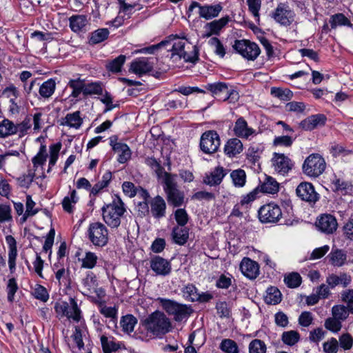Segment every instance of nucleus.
<instances>
[{
  "label": "nucleus",
  "instance_id": "obj_40",
  "mask_svg": "<svg viewBox=\"0 0 353 353\" xmlns=\"http://www.w3.org/2000/svg\"><path fill=\"white\" fill-rule=\"evenodd\" d=\"M47 157L48 153L46 146L41 144L38 153L32 159L34 168H36L38 166L43 165L47 160Z\"/></svg>",
  "mask_w": 353,
  "mask_h": 353
},
{
  "label": "nucleus",
  "instance_id": "obj_50",
  "mask_svg": "<svg viewBox=\"0 0 353 353\" xmlns=\"http://www.w3.org/2000/svg\"><path fill=\"white\" fill-rule=\"evenodd\" d=\"M219 347L225 353H239L238 345L232 339H223L220 343Z\"/></svg>",
  "mask_w": 353,
  "mask_h": 353
},
{
  "label": "nucleus",
  "instance_id": "obj_1",
  "mask_svg": "<svg viewBox=\"0 0 353 353\" xmlns=\"http://www.w3.org/2000/svg\"><path fill=\"white\" fill-rule=\"evenodd\" d=\"M103 219L111 228H117L121 223V218L125 220L123 225L127 230L134 227L135 221L132 216L124 215L125 208L119 196H116L112 203L106 204L101 208Z\"/></svg>",
  "mask_w": 353,
  "mask_h": 353
},
{
  "label": "nucleus",
  "instance_id": "obj_15",
  "mask_svg": "<svg viewBox=\"0 0 353 353\" xmlns=\"http://www.w3.org/2000/svg\"><path fill=\"white\" fill-rule=\"evenodd\" d=\"M155 59L142 57L131 63L130 70L133 73L142 75L152 70Z\"/></svg>",
  "mask_w": 353,
  "mask_h": 353
},
{
  "label": "nucleus",
  "instance_id": "obj_2",
  "mask_svg": "<svg viewBox=\"0 0 353 353\" xmlns=\"http://www.w3.org/2000/svg\"><path fill=\"white\" fill-rule=\"evenodd\" d=\"M175 35L176 38L170 43H172L171 58L175 61L183 59L185 62L196 63L199 60L198 47L190 43L184 36Z\"/></svg>",
  "mask_w": 353,
  "mask_h": 353
},
{
  "label": "nucleus",
  "instance_id": "obj_9",
  "mask_svg": "<svg viewBox=\"0 0 353 353\" xmlns=\"http://www.w3.org/2000/svg\"><path fill=\"white\" fill-rule=\"evenodd\" d=\"M258 216L263 223H276L282 217V211L278 205L270 203L259 208Z\"/></svg>",
  "mask_w": 353,
  "mask_h": 353
},
{
  "label": "nucleus",
  "instance_id": "obj_28",
  "mask_svg": "<svg viewBox=\"0 0 353 353\" xmlns=\"http://www.w3.org/2000/svg\"><path fill=\"white\" fill-rule=\"evenodd\" d=\"M176 38V35L170 34L164 40L161 41L160 43L152 45L148 47L143 48L140 50L136 51V53H144V54H154L156 51L159 50L163 47H165L168 45H170L171 41Z\"/></svg>",
  "mask_w": 353,
  "mask_h": 353
},
{
  "label": "nucleus",
  "instance_id": "obj_31",
  "mask_svg": "<svg viewBox=\"0 0 353 353\" xmlns=\"http://www.w3.org/2000/svg\"><path fill=\"white\" fill-rule=\"evenodd\" d=\"M56 89V82L54 79H50L44 81L39 90V95L43 99H49L54 93Z\"/></svg>",
  "mask_w": 353,
  "mask_h": 353
},
{
  "label": "nucleus",
  "instance_id": "obj_10",
  "mask_svg": "<svg viewBox=\"0 0 353 353\" xmlns=\"http://www.w3.org/2000/svg\"><path fill=\"white\" fill-rule=\"evenodd\" d=\"M221 141L219 135L216 131L209 130L205 132L201 137L200 148L205 154H213L220 147Z\"/></svg>",
  "mask_w": 353,
  "mask_h": 353
},
{
  "label": "nucleus",
  "instance_id": "obj_19",
  "mask_svg": "<svg viewBox=\"0 0 353 353\" xmlns=\"http://www.w3.org/2000/svg\"><path fill=\"white\" fill-rule=\"evenodd\" d=\"M240 270L242 274L250 279H256L260 273L258 263L247 257L243 258L241 261Z\"/></svg>",
  "mask_w": 353,
  "mask_h": 353
},
{
  "label": "nucleus",
  "instance_id": "obj_16",
  "mask_svg": "<svg viewBox=\"0 0 353 353\" xmlns=\"http://www.w3.org/2000/svg\"><path fill=\"white\" fill-rule=\"evenodd\" d=\"M316 226L321 232L330 234L334 233L338 227L336 218L328 214L321 215L316 222Z\"/></svg>",
  "mask_w": 353,
  "mask_h": 353
},
{
  "label": "nucleus",
  "instance_id": "obj_24",
  "mask_svg": "<svg viewBox=\"0 0 353 353\" xmlns=\"http://www.w3.org/2000/svg\"><path fill=\"white\" fill-rule=\"evenodd\" d=\"M327 258L333 266L341 267L346 263L347 254L346 252L343 250L332 248Z\"/></svg>",
  "mask_w": 353,
  "mask_h": 353
},
{
  "label": "nucleus",
  "instance_id": "obj_48",
  "mask_svg": "<svg viewBox=\"0 0 353 353\" xmlns=\"http://www.w3.org/2000/svg\"><path fill=\"white\" fill-rule=\"evenodd\" d=\"M230 176L235 186L243 187L245 185L246 174L244 170L241 169L234 170L230 174Z\"/></svg>",
  "mask_w": 353,
  "mask_h": 353
},
{
  "label": "nucleus",
  "instance_id": "obj_8",
  "mask_svg": "<svg viewBox=\"0 0 353 353\" xmlns=\"http://www.w3.org/2000/svg\"><path fill=\"white\" fill-rule=\"evenodd\" d=\"M233 48L239 54L248 60H255L261 52V50L256 43L245 39L236 40Z\"/></svg>",
  "mask_w": 353,
  "mask_h": 353
},
{
  "label": "nucleus",
  "instance_id": "obj_42",
  "mask_svg": "<svg viewBox=\"0 0 353 353\" xmlns=\"http://www.w3.org/2000/svg\"><path fill=\"white\" fill-rule=\"evenodd\" d=\"M300 339V334L297 331L290 330L283 332L281 335V340L283 343L292 346L295 345Z\"/></svg>",
  "mask_w": 353,
  "mask_h": 353
},
{
  "label": "nucleus",
  "instance_id": "obj_34",
  "mask_svg": "<svg viewBox=\"0 0 353 353\" xmlns=\"http://www.w3.org/2000/svg\"><path fill=\"white\" fill-rule=\"evenodd\" d=\"M15 124L8 119L0 122V137L6 138L16 134Z\"/></svg>",
  "mask_w": 353,
  "mask_h": 353
},
{
  "label": "nucleus",
  "instance_id": "obj_23",
  "mask_svg": "<svg viewBox=\"0 0 353 353\" xmlns=\"http://www.w3.org/2000/svg\"><path fill=\"white\" fill-rule=\"evenodd\" d=\"M243 145L241 140L237 138H232L229 139L224 147L225 154L230 157H235L242 152Z\"/></svg>",
  "mask_w": 353,
  "mask_h": 353
},
{
  "label": "nucleus",
  "instance_id": "obj_13",
  "mask_svg": "<svg viewBox=\"0 0 353 353\" xmlns=\"http://www.w3.org/2000/svg\"><path fill=\"white\" fill-rule=\"evenodd\" d=\"M195 8H199V16L206 20L217 17L222 10V6L220 4L201 6L199 3L193 1L189 10H192Z\"/></svg>",
  "mask_w": 353,
  "mask_h": 353
},
{
  "label": "nucleus",
  "instance_id": "obj_3",
  "mask_svg": "<svg viewBox=\"0 0 353 353\" xmlns=\"http://www.w3.org/2000/svg\"><path fill=\"white\" fill-rule=\"evenodd\" d=\"M144 329L148 333L157 337H162L172 330V323L169 318L160 311H155L141 321Z\"/></svg>",
  "mask_w": 353,
  "mask_h": 353
},
{
  "label": "nucleus",
  "instance_id": "obj_33",
  "mask_svg": "<svg viewBox=\"0 0 353 353\" xmlns=\"http://www.w3.org/2000/svg\"><path fill=\"white\" fill-rule=\"evenodd\" d=\"M114 151L119 153L118 161L120 163H125L131 157V150L125 143L117 144L114 145Z\"/></svg>",
  "mask_w": 353,
  "mask_h": 353
},
{
  "label": "nucleus",
  "instance_id": "obj_41",
  "mask_svg": "<svg viewBox=\"0 0 353 353\" xmlns=\"http://www.w3.org/2000/svg\"><path fill=\"white\" fill-rule=\"evenodd\" d=\"M279 183L271 176H268L261 185L262 191L268 194L276 193L279 191Z\"/></svg>",
  "mask_w": 353,
  "mask_h": 353
},
{
  "label": "nucleus",
  "instance_id": "obj_14",
  "mask_svg": "<svg viewBox=\"0 0 353 353\" xmlns=\"http://www.w3.org/2000/svg\"><path fill=\"white\" fill-rule=\"evenodd\" d=\"M274 170L281 175H285L294 165L291 159L284 154L274 153L272 159Z\"/></svg>",
  "mask_w": 353,
  "mask_h": 353
},
{
  "label": "nucleus",
  "instance_id": "obj_17",
  "mask_svg": "<svg viewBox=\"0 0 353 353\" xmlns=\"http://www.w3.org/2000/svg\"><path fill=\"white\" fill-rule=\"evenodd\" d=\"M233 131L236 137L245 139H250L257 134L256 130L249 127L243 117H239L236 121Z\"/></svg>",
  "mask_w": 353,
  "mask_h": 353
},
{
  "label": "nucleus",
  "instance_id": "obj_12",
  "mask_svg": "<svg viewBox=\"0 0 353 353\" xmlns=\"http://www.w3.org/2000/svg\"><path fill=\"white\" fill-rule=\"evenodd\" d=\"M274 19L281 26H288L294 21V13L288 6L279 3L272 14Z\"/></svg>",
  "mask_w": 353,
  "mask_h": 353
},
{
  "label": "nucleus",
  "instance_id": "obj_30",
  "mask_svg": "<svg viewBox=\"0 0 353 353\" xmlns=\"http://www.w3.org/2000/svg\"><path fill=\"white\" fill-rule=\"evenodd\" d=\"M82 123L83 120L80 117V112L76 111L73 113L68 114L65 118L63 119L61 125L78 129L81 127Z\"/></svg>",
  "mask_w": 353,
  "mask_h": 353
},
{
  "label": "nucleus",
  "instance_id": "obj_43",
  "mask_svg": "<svg viewBox=\"0 0 353 353\" xmlns=\"http://www.w3.org/2000/svg\"><path fill=\"white\" fill-rule=\"evenodd\" d=\"M230 18L228 16L222 17L219 20H214L206 24V28L212 31L214 34H219L220 30L229 22Z\"/></svg>",
  "mask_w": 353,
  "mask_h": 353
},
{
  "label": "nucleus",
  "instance_id": "obj_36",
  "mask_svg": "<svg viewBox=\"0 0 353 353\" xmlns=\"http://www.w3.org/2000/svg\"><path fill=\"white\" fill-rule=\"evenodd\" d=\"M137 319L132 314H128L123 316L121 319L120 324L123 331L126 333L133 332Z\"/></svg>",
  "mask_w": 353,
  "mask_h": 353
},
{
  "label": "nucleus",
  "instance_id": "obj_25",
  "mask_svg": "<svg viewBox=\"0 0 353 353\" xmlns=\"http://www.w3.org/2000/svg\"><path fill=\"white\" fill-rule=\"evenodd\" d=\"M328 285L334 288L338 285H342L344 288L347 287L351 282V276L346 273H341L340 275L330 274L326 279Z\"/></svg>",
  "mask_w": 353,
  "mask_h": 353
},
{
  "label": "nucleus",
  "instance_id": "obj_47",
  "mask_svg": "<svg viewBox=\"0 0 353 353\" xmlns=\"http://www.w3.org/2000/svg\"><path fill=\"white\" fill-rule=\"evenodd\" d=\"M349 312L347 307L343 305H336L332 308V316L341 321H345L348 317Z\"/></svg>",
  "mask_w": 353,
  "mask_h": 353
},
{
  "label": "nucleus",
  "instance_id": "obj_58",
  "mask_svg": "<svg viewBox=\"0 0 353 353\" xmlns=\"http://www.w3.org/2000/svg\"><path fill=\"white\" fill-rule=\"evenodd\" d=\"M78 198L77 197V192L74 190L71 192L70 196H65L63 201V208L67 212L71 213L72 212V203L77 202Z\"/></svg>",
  "mask_w": 353,
  "mask_h": 353
},
{
  "label": "nucleus",
  "instance_id": "obj_29",
  "mask_svg": "<svg viewBox=\"0 0 353 353\" xmlns=\"http://www.w3.org/2000/svg\"><path fill=\"white\" fill-rule=\"evenodd\" d=\"M172 236L175 243L184 245L188 241L189 230L187 228L176 226L172 230Z\"/></svg>",
  "mask_w": 353,
  "mask_h": 353
},
{
  "label": "nucleus",
  "instance_id": "obj_59",
  "mask_svg": "<svg viewBox=\"0 0 353 353\" xmlns=\"http://www.w3.org/2000/svg\"><path fill=\"white\" fill-rule=\"evenodd\" d=\"M98 257L95 253L87 252L82 259V267L88 269L93 268L97 261Z\"/></svg>",
  "mask_w": 353,
  "mask_h": 353
},
{
  "label": "nucleus",
  "instance_id": "obj_53",
  "mask_svg": "<svg viewBox=\"0 0 353 353\" xmlns=\"http://www.w3.org/2000/svg\"><path fill=\"white\" fill-rule=\"evenodd\" d=\"M284 282L288 287L295 288L301 285V277L299 274L296 272H292L285 276Z\"/></svg>",
  "mask_w": 353,
  "mask_h": 353
},
{
  "label": "nucleus",
  "instance_id": "obj_45",
  "mask_svg": "<svg viewBox=\"0 0 353 353\" xmlns=\"http://www.w3.org/2000/svg\"><path fill=\"white\" fill-rule=\"evenodd\" d=\"M36 203L32 200V196L30 195L26 196V212L21 218L23 221H26L28 216H32L35 215L39 210L35 208Z\"/></svg>",
  "mask_w": 353,
  "mask_h": 353
},
{
  "label": "nucleus",
  "instance_id": "obj_61",
  "mask_svg": "<svg viewBox=\"0 0 353 353\" xmlns=\"http://www.w3.org/2000/svg\"><path fill=\"white\" fill-rule=\"evenodd\" d=\"M99 311L104 316L112 319H117V310L114 307H107L104 302H99Z\"/></svg>",
  "mask_w": 353,
  "mask_h": 353
},
{
  "label": "nucleus",
  "instance_id": "obj_6",
  "mask_svg": "<svg viewBox=\"0 0 353 353\" xmlns=\"http://www.w3.org/2000/svg\"><path fill=\"white\" fill-rule=\"evenodd\" d=\"M326 163L325 159L319 154L314 153L309 155L302 166L305 174L310 177H318L325 171Z\"/></svg>",
  "mask_w": 353,
  "mask_h": 353
},
{
  "label": "nucleus",
  "instance_id": "obj_39",
  "mask_svg": "<svg viewBox=\"0 0 353 353\" xmlns=\"http://www.w3.org/2000/svg\"><path fill=\"white\" fill-rule=\"evenodd\" d=\"M109 30L107 28H100L93 32L89 39L91 44H97L105 40L109 35Z\"/></svg>",
  "mask_w": 353,
  "mask_h": 353
},
{
  "label": "nucleus",
  "instance_id": "obj_63",
  "mask_svg": "<svg viewBox=\"0 0 353 353\" xmlns=\"http://www.w3.org/2000/svg\"><path fill=\"white\" fill-rule=\"evenodd\" d=\"M339 343L343 350H349L353 345V337L349 333L343 334L339 336Z\"/></svg>",
  "mask_w": 353,
  "mask_h": 353
},
{
  "label": "nucleus",
  "instance_id": "obj_37",
  "mask_svg": "<svg viewBox=\"0 0 353 353\" xmlns=\"http://www.w3.org/2000/svg\"><path fill=\"white\" fill-rule=\"evenodd\" d=\"M61 148V143H57L54 144H52L50 145L49 150H50V159H49V164H48V168L47 172H50L53 168V166L56 164L57 159L59 158V154L60 150Z\"/></svg>",
  "mask_w": 353,
  "mask_h": 353
},
{
  "label": "nucleus",
  "instance_id": "obj_51",
  "mask_svg": "<svg viewBox=\"0 0 353 353\" xmlns=\"http://www.w3.org/2000/svg\"><path fill=\"white\" fill-rule=\"evenodd\" d=\"M125 61V56L119 55L106 65L107 69L112 72H119Z\"/></svg>",
  "mask_w": 353,
  "mask_h": 353
},
{
  "label": "nucleus",
  "instance_id": "obj_27",
  "mask_svg": "<svg viewBox=\"0 0 353 353\" xmlns=\"http://www.w3.org/2000/svg\"><path fill=\"white\" fill-rule=\"evenodd\" d=\"M207 90L210 91L214 96L223 99L224 96L228 90V85L224 82H215L213 83H208L205 85Z\"/></svg>",
  "mask_w": 353,
  "mask_h": 353
},
{
  "label": "nucleus",
  "instance_id": "obj_56",
  "mask_svg": "<svg viewBox=\"0 0 353 353\" xmlns=\"http://www.w3.org/2000/svg\"><path fill=\"white\" fill-rule=\"evenodd\" d=\"M266 349L265 343L260 339H254L249 345L250 353H265Z\"/></svg>",
  "mask_w": 353,
  "mask_h": 353
},
{
  "label": "nucleus",
  "instance_id": "obj_46",
  "mask_svg": "<svg viewBox=\"0 0 353 353\" xmlns=\"http://www.w3.org/2000/svg\"><path fill=\"white\" fill-rule=\"evenodd\" d=\"M66 317L72 319L77 322L79 321L81 319V310L78 307L77 301L73 298L70 299L68 314L66 315Z\"/></svg>",
  "mask_w": 353,
  "mask_h": 353
},
{
  "label": "nucleus",
  "instance_id": "obj_21",
  "mask_svg": "<svg viewBox=\"0 0 353 353\" xmlns=\"http://www.w3.org/2000/svg\"><path fill=\"white\" fill-rule=\"evenodd\" d=\"M70 28L74 32H85L89 26L87 17L83 14L72 15L69 18Z\"/></svg>",
  "mask_w": 353,
  "mask_h": 353
},
{
  "label": "nucleus",
  "instance_id": "obj_32",
  "mask_svg": "<svg viewBox=\"0 0 353 353\" xmlns=\"http://www.w3.org/2000/svg\"><path fill=\"white\" fill-rule=\"evenodd\" d=\"M264 300L269 305L278 304L281 301V293L277 288L271 286L267 289Z\"/></svg>",
  "mask_w": 353,
  "mask_h": 353
},
{
  "label": "nucleus",
  "instance_id": "obj_54",
  "mask_svg": "<svg viewBox=\"0 0 353 353\" xmlns=\"http://www.w3.org/2000/svg\"><path fill=\"white\" fill-rule=\"evenodd\" d=\"M31 126V119L29 117H26L21 123L15 124L17 128L16 134L19 133V137H22L27 134L28 130L30 129Z\"/></svg>",
  "mask_w": 353,
  "mask_h": 353
},
{
  "label": "nucleus",
  "instance_id": "obj_64",
  "mask_svg": "<svg viewBox=\"0 0 353 353\" xmlns=\"http://www.w3.org/2000/svg\"><path fill=\"white\" fill-rule=\"evenodd\" d=\"M323 348L325 353H337L339 350V341L332 337L323 343Z\"/></svg>",
  "mask_w": 353,
  "mask_h": 353
},
{
  "label": "nucleus",
  "instance_id": "obj_38",
  "mask_svg": "<svg viewBox=\"0 0 353 353\" xmlns=\"http://www.w3.org/2000/svg\"><path fill=\"white\" fill-rule=\"evenodd\" d=\"M68 85L72 89V92L70 94L71 97L77 98L81 92L84 94V80L80 79H71L68 82Z\"/></svg>",
  "mask_w": 353,
  "mask_h": 353
},
{
  "label": "nucleus",
  "instance_id": "obj_60",
  "mask_svg": "<svg viewBox=\"0 0 353 353\" xmlns=\"http://www.w3.org/2000/svg\"><path fill=\"white\" fill-rule=\"evenodd\" d=\"M101 343L103 350H108L111 351H117L120 348V345L116 343L113 338L109 339L106 336H101Z\"/></svg>",
  "mask_w": 353,
  "mask_h": 353
},
{
  "label": "nucleus",
  "instance_id": "obj_44",
  "mask_svg": "<svg viewBox=\"0 0 353 353\" xmlns=\"http://www.w3.org/2000/svg\"><path fill=\"white\" fill-rule=\"evenodd\" d=\"M32 294L34 297L43 303H46L49 299V294L45 287L40 284H36L32 288Z\"/></svg>",
  "mask_w": 353,
  "mask_h": 353
},
{
  "label": "nucleus",
  "instance_id": "obj_62",
  "mask_svg": "<svg viewBox=\"0 0 353 353\" xmlns=\"http://www.w3.org/2000/svg\"><path fill=\"white\" fill-rule=\"evenodd\" d=\"M341 301L347 304L350 313L353 314V290H344L341 294Z\"/></svg>",
  "mask_w": 353,
  "mask_h": 353
},
{
  "label": "nucleus",
  "instance_id": "obj_49",
  "mask_svg": "<svg viewBox=\"0 0 353 353\" xmlns=\"http://www.w3.org/2000/svg\"><path fill=\"white\" fill-rule=\"evenodd\" d=\"M271 94L283 101H289L293 97L292 92L289 89H282L280 88H272Z\"/></svg>",
  "mask_w": 353,
  "mask_h": 353
},
{
  "label": "nucleus",
  "instance_id": "obj_18",
  "mask_svg": "<svg viewBox=\"0 0 353 353\" xmlns=\"http://www.w3.org/2000/svg\"><path fill=\"white\" fill-rule=\"evenodd\" d=\"M150 263L152 270L157 275L167 276L171 272L170 263L159 256L152 257Z\"/></svg>",
  "mask_w": 353,
  "mask_h": 353
},
{
  "label": "nucleus",
  "instance_id": "obj_55",
  "mask_svg": "<svg viewBox=\"0 0 353 353\" xmlns=\"http://www.w3.org/2000/svg\"><path fill=\"white\" fill-rule=\"evenodd\" d=\"M324 325L327 330L334 333L340 331L342 327L341 321L334 316L327 318L325 321Z\"/></svg>",
  "mask_w": 353,
  "mask_h": 353
},
{
  "label": "nucleus",
  "instance_id": "obj_22",
  "mask_svg": "<svg viewBox=\"0 0 353 353\" xmlns=\"http://www.w3.org/2000/svg\"><path fill=\"white\" fill-rule=\"evenodd\" d=\"M166 203L160 196L153 198L150 202V212L152 215L157 219L165 216Z\"/></svg>",
  "mask_w": 353,
  "mask_h": 353
},
{
  "label": "nucleus",
  "instance_id": "obj_57",
  "mask_svg": "<svg viewBox=\"0 0 353 353\" xmlns=\"http://www.w3.org/2000/svg\"><path fill=\"white\" fill-rule=\"evenodd\" d=\"M330 23L332 28H336L339 26L348 25L350 21L343 14L339 13L331 17Z\"/></svg>",
  "mask_w": 353,
  "mask_h": 353
},
{
  "label": "nucleus",
  "instance_id": "obj_11",
  "mask_svg": "<svg viewBox=\"0 0 353 353\" xmlns=\"http://www.w3.org/2000/svg\"><path fill=\"white\" fill-rule=\"evenodd\" d=\"M296 193L301 200L310 203H315L319 199V194L309 182L301 183L296 189Z\"/></svg>",
  "mask_w": 353,
  "mask_h": 353
},
{
  "label": "nucleus",
  "instance_id": "obj_4",
  "mask_svg": "<svg viewBox=\"0 0 353 353\" xmlns=\"http://www.w3.org/2000/svg\"><path fill=\"white\" fill-rule=\"evenodd\" d=\"M163 180L168 201L174 207L181 205L184 201V194L177 188L175 176L165 172Z\"/></svg>",
  "mask_w": 353,
  "mask_h": 353
},
{
  "label": "nucleus",
  "instance_id": "obj_7",
  "mask_svg": "<svg viewBox=\"0 0 353 353\" xmlns=\"http://www.w3.org/2000/svg\"><path fill=\"white\" fill-rule=\"evenodd\" d=\"M88 234L90 241L95 246L103 247L108 243V229L100 222H94L90 224Z\"/></svg>",
  "mask_w": 353,
  "mask_h": 353
},
{
  "label": "nucleus",
  "instance_id": "obj_26",
  "mask_svg": "<svg viewBox=\"0 0 353 353\" xmlns=\"http://www.w3.org/2000/svg\"><path fill=\"white\" fill-rule=\"evenodd\" d=\"M226 174L225 170L222 167L216 168L209 175L204 179V183L210 185H216L221 183Z\"/></svg>",
  "mask_w": 353,
  "mask_h": 353
},
{
  "label": "nucleus",
  "instance_id": "obj_20",
  "mask_svg": "<svg viewBox=\"0 0 353 353\" xmlns=\"http://www.w3.org/2000/svg\"><path fill=\"white\" fill-rule=\"evenodd\" d=\"M326 117L324 114H318L311 115L299 123L300 128L304 130H312L325 125Z\"/></svg>",
  "mask_w": 353,
  "mask_h": 353
},
{
  "label": "nucleus",
  "instance_id": "obj_35",
  "mask_svg": "<svg viewBox=\"0 0 353 353\" xmlns=\"http://www.w3.org/2000/svg\"><path fill=\"white\" fill-rule=\"evenodd\" d=\"M182 294L183 298L188 301L191 302H194L198 301L199 299V292L196 288L191 283H188L185 285L182 290Z\"/></svg>",
  "mask_w": 353,
  "mask_h": 353
},
{
  "label": "nucleus",
  "instance_id": "obj_52",
  "mask_svg": "<svg viewBox=\"0 0 353 353\" xmlns=\"http://www.w3.org/2000/svg\"><path fill=\"white\" fill-rule=\"evenodd\" d=\"M102 92L103 87L101 82L85 83L84 95L101 94Z\"/></svg>",
  "mask_w": 353,
  "mask_h": 353
},
{
  "label": "nucleus",
  "instance_id": "obj_5",
  "mask_svg": "<svg viewBox=\"0 0 353 353\" xmlns=\"http://www.w3.org/2000/svg\"><path fill=\"white\" fill-rule=\"evenodd\" d=\"M157 301L169 315L174 316L176 321H181L187 319L192 312L190 307L179 303L175 301L164 298H158Z\"/></svg>",
  "mask_w": 353,
  "mask_h": 353
}]
</instances>
